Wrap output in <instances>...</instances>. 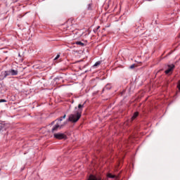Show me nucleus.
<instances>
[{"mask_svg": "<svg viewBox=\"0 0 180 180\" xmlns=\"http://www.w3.org/2000/svg\"><path fill=\"white\" fill-rule=\"evenodd\" d=\"M85 103L86 102H84L82 105H78V110L76 112L70 114L69 115V122H71L72 123H77V122H78L79 119H81V116L82 115V108H84Z\"/></svg>", "mask_w": 180, "mask_h": 180, "instance_id": "nucleus-1", "label": "nucleus"}, {"mask_svg": "<svg viewBox=\"0 0 180 180\" xmlns=\"http://www.w3.org/2000/svg\"><path fill=\"white\" fill-rule=\"evenodd\" d=\"M18 74H19V72L18 70H15L13 69H11L9 70L4 71L1 73V75H3L2 79H5V78H6V77H9L11 75V76L18 75Z\"/></svg>", "mask_w": 180, "mask_h": 180, "instance_id": "nucleus-2", "label": "nucleus"}, {"mask_svg": "<svg viewBox=\"0 0 180 180\" xmlns=\"http://www.w3.org/2000/svg\"><path fill=\"white\" fill-rule=\"evenodd\" d=\"M65 117H67L66 115H64L63 117H60V118L56 120L55 121L51 122V124H54V123L56 122V125L60 127L62 129L64 126V124H62L61 122H63V119H65Z\"/></svg>", "mask_w": 180, "mask_h": 180, "instance_id": "nucleus-3", "label": "nucleus"}, {"mask_svg": "<svg viewBox=\"0 0 180 180\" xmlns=\"http://www.w3.org/2000/svg\"><path fill=\"white\" fill-rule=\"evenodd\" d=\"M53 137L57 139V140H65V139H67V135L63 133H54Z\"/></svg>", "mask_w": 180, "mask_h": 180, "instance_id": "nucleus-4", "label": "nucleus"}, {"mask_svg": "<svg viewBox=\"0 0 180 180\" xmlns=\"http://www.w3.org/2000/svg\"><path fill=\"white\" fill-rule=\"evenodd\" d=\"M167 67H168V69L165 71V73L166 75H168L169 74V72H172V71H174V68H175V65L174 64L168 65Z\"/></svg>", "mask_w": 180, "mask_h": 180, "instance_id": "nucleus-5", "label": "nucleus"}, {"mask_svg": "<svg viewBox=\"0 0 180 180\" xmlns=\"http://www.w3.org/2000/svg\"><path fill=\"white\" fill-rule=\"evenodd\" d=\"M61 127L57 125L56 124H55V126H53V127L51 129V133H56V131H58V130H61Z\"/></svg>", "mask_w": 180, "mask_h": 180, "instance_id": "nucleus-6", "label": "nucleus"}, {"mask_svg": "<svg viewBox=\"0 0 180 180\" xmlns=\"http://www.w3.org/2000/svg\"><path fill=\"white\" fill-rule=\"evenodd\" d=\"M89 180H102L101 179H98L94 175H91Z\"/></svg>", "mask_w": 180, "mask_h": 180, "instance_id": "nucleus-7", "label": "nucleus"}, {"mask_svg": "<svg viewBox=\"0 0 180 180\" xmlns=\"http://www.w3.org/2000/svg\"><path fill=\"white\" fill-rule=\"evenodd\" d=\"M137 116H139V112H134V115L131 117V121L134 120V119H136V117H137Z\"/></svg>", "mask_w": 180, "mask_h": 180, "instance_id": "nucleus-8", "label": "nucleus"}, {"mask_svg": "<svg viewBox=\"0 0 180 180\" xmlns=\"http://www.w3.org/2000/svg\"><path fill=\"white\" fill-rule=\"evenodd\" d=\"M76 44H77V46H80L81 47H84V46H85V44L81 41H76Z\"/></svg>", "mask_w": 180, "mask_h": 180, "instance_id": "nucleus-9", "label": "nucleus"}, {"mask_svg": "<svg viewBox=\"0 0 180 180\" xmlns=\"http://www.w3.org/2000/svg\"><path fill=\"white\" fill-rule=\"evenodd\" d=\"M98 65H101V61L96 62V63L94 64V67H98Z\"/></svg>", "mask_w": 180, "mask_h": 180, "instance_id": "nucleus-10", "label": "nucleus"}, {"mask_svg": "<svg viewBox=\"0 0 180 180\" xmlns=\"http://www.w3.org/2000/svg\"><path fill=\"white\" fill-rule=\"evenodd\" d=\"M105 89H110V85L107 84L105 87Z\"/></svg>", "mask_w": 180, "mask_h": 180, "instance_id": "nucleus-11", "label": "nucleus"}, {"mask_svg": "<svg viewBox=\"0 0 180 180\" xmlns=\"http://www.w3.org/2000/svg\"><path fill=\"white\" fill-rule=\"evenodd\" d=\"M58 58H60V54H58L54 60H58Z\"/></svg>", "mask_w": 180, "mask_h": 180, "instance_id": "nucleus-12", "label": "nucleus"}, {"mask_svg": "<svg viewBox=\"0 0 180 180\" xmlns=\"http://www.w3.org/2000/svg\"><path fill=\"white\" fill-rule=\"evenodd\" d=\"M4 102H6V100H5V99H0V103H2Z\"/></svg>", "mask_w": 180, "mask_h": 180, "instance_id": "nucleus-13", "label": "nucleus"}, {"mask_svg": "<svg viewBox=\"0 0 180 180\" xmlns=\"http://www.w3.org/2000/svg\"><path fill=\"white\" fill-rule=\"evenodd\" d=\"M135 67H136V65L133 64V65H131L130 66V68H131V70H133V68H134Z\"/></svg>", "mask_w": 180, "mask_h": 180, "instance_id": "nucleus-14", "label": "nucleus"}, {"mask_svg": "<svg viewBox=\"0 0 180 180\" xmlns=\"http://www.w3.org/2000/svg\"><path fill=\"white\" fill-rule=\"evenodd\" d=\"M72 20H68V23H70V22H72Z\"/></svg>", "mask_w": 180, "mask_h": 180, "instance_id": "nucleus-15", "label": "nucleus"}, {"mask_svg": "<svg viewBox=\"0 0 180 180\" xmlns=\"http://www.w3.org/2000/svg\"><path fill=\"white\" fill-rule=\"evenodd\" d=\"M110 178H115V176H110Z\"/></svg>", "mask_w": 180, "mask_h": 180, "instance_id": "nucleus-16", "label": "nucleus"}, {"mask_svg": "<svg viewBox=\"0 0 180 180\" xmlns=\"http://www.w3.org/2000/svg\"><path fill=\"white\" fill-rule=\"evenodd\" d=\"M99 27H100L98 26V27H97V29H99Z\"/></svg>", "mask_w": 180, "mask_h": 180, "instance_id": "nucleus-17", "label": "nucleus"}]
</instances>
